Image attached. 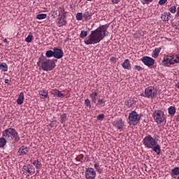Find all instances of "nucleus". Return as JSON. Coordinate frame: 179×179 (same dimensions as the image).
Segmentation results:
<instances>
[{
    "label": "nucleus",
    "instance_id": "17",
    "mask_svg": "<svg viewBox=\"0 0 179 179\" xmlns=\"http://www.w3.org/2000/svg\"><path fill=\"white\" fill-rule=\"evenodd\" d=\"M92 15L93 14L92 13V11L89 9H86L85 13H83V18L85 20H90Z\"/></svg>",
    "mask_w": 179,
    "mask_h": 179
},
{
    "label": "nucleus",
    "instance_id": "11",
    "mask_svg": "<svg viewBox=\"0 0 179 179\" xmlns=\"http://www.w3.org/2000/svg\"><path fill=\"white\" fill-rule=\"evenodd\" d=\"M53 57L57 58V59H61L64 57V51L58 48H55L53 49Z\"/></svg>",
    "mask_w": 179,
    "mask_h": 179
},
{
    "label": "nucleus",
    "instance_id": "14",
    "mask_svg": "<svg viewBox=\"0 0 179 179\" xmlns=\"http://www.w3.org/2000/svg\"><path fill=\"white\" fill-rule=\"evenodd\" d=\"M59 9L60 10H59V13H58V10H52L50 12L51 16L52 17H53V19H55V17H57V16H60L61 13L64 12V8L59 7Z\"/></svg>",
    "mask_w": 179,
    "mask_h": 179
},
{
    "label": "nucleus",
    "instance_id": "5",
    "mask_svg": "<svg viewBox=\"0 0 179 179\" xmlns=\"http://www.w3.org/2000/svg\"><path fill=\"white\" fill-rule=\"evenodd\" d=\"M141 122V115L135 110L131 111L128 117L129 125H138Z\"/></svg>",
    "mask_w": 179,
    "mask_h": 179
},
{
    "label": "nucleus",
    "instance_id": "9",
    "mask_svg": "<svg viewBox=\"0 0 179 179\" xmlns=\"http://www.w3.org/2000/svg\"><path fill=\"white\" fill-rule=\"evenodd\" d=\"M141 62L143 64H144V65H145V66H148V68L155 65L154 59L149 56L143 57L141 58Z\"/></svg>",
    "mask_w": 179,
    "mask_h": 179
},
{
    "label": "nucleus",
    "instance_id": "38",
    "mask_svg": "<svg viewBox=\"0 0 179 179\" xmlns=\"http://www.w3.org/2000/svg\"><path fill=\"white\" fill-rule=\"evenodd\" d=\"M141 2L143 5H149L153 0H141Z\"/></svg>",
    "mask_w": 179,
    "mask_h": 179
},
{
    "label": "nucleus",
    "instance_id": "41",
    "mask_svg": "<svg viewBox=\"0 0 179 179\" xmlns=\"http://www.w3.org/2000/svg\"><path fill=\"white\" fill-rule=\"evenodd\" d=\"M162 64H163L164 66L169 65V58L162 60Z\"/></svg>",
    "mask_w": 179,
    "mask_h": 179
},
{
    "label": "nucleus",
    "instance_id": "39",
    "mask_svg": "<svg viewBox=\"0 0 179 179\" xmlns=\"http://www.w3.org/2000/svg\"><path fill=\"white\" fill-rule=\"evenodd\" d=\"M61 118V123L64 124V122H65V121H66V115L65 113L61 115L60 116Z\"/></svg>",
    "mask_w": 179,
    "mask_h": 179
},
{
    "label": "nucleus",
    "instance_id": "35",
    "mask_svg": "<svg viewBox=\"0 0 179 179\" xmlns=\"http://www.w3.org/2000/svg\"><path fill=\"white\" fill-rule=\"evenodd\" d=\"M169 12H171V13H176V12H177V6H172L169 8Z\"/></svg>",
    "mask_w": 179,
    "mask_h": 179
},
{
    "label": "nucleus",
    "instance_id": "20",
    "mask_svg": "<svg viewBox=\"0 0 179 179\" xmlns=\"http://www.w3.org/2000/svg\"><path fill=\"white\" fill-rule=\"evenodd\" d=\"M97 96H99V93L97 92H93L90 94V97L91 98L92 103L96 104L97 103Z\"/></svg>",
    "mask_w": 179,
    "mask_h": 179
},
{
    "label": "nucleus",
    "instance_id": "42",
    "mask_svg": "<svg viewBox=\"0 0 179 179\" xmlns=\"http://www.w3.org/2000/svg\"><path fill=\"white\" fill-rule=\"evenodd\" d=\"M135 69L136 71H143V68H142L141 66L136 65L134 66Z\"/></svg>",
    "mask_w": 179,
    "mask_h": 179
},
{
    "label": "nucleus",
    "instance_id": "28",
    "mask_svg": "<svg viewBox=\"0 0 179 179\" xmlns=\"http://www.w3.org/2000/svg\"><path fill=\"white\" fill-rule=\"evenodd\" d=\"M39 96H41L43 99H47V97H48V92L44 90H41L39 92Z\"/></svg>",
    "mask_w": 179,
    "mask_h": 179
},
{
    "label": "nucleus",
    "instance_id": "49",
    "mask_svg": "<svg viewBox=\"0 0 179 179\" xmlns=\"http://www.w3.org/2000/svg\"><path fill=\"white\" fill-rule=\"evenodd\" d=\"M4 82L6 84H9V79H6Z\"/></svg>",
    "mask_w": 179,
    "mask_h": 179
},
{
    "label": "nucleus",
    "instance_id": "1",
    "mask_svg": "<svg viewBox=\"0 0 179 179\" xmlns=\"http://www.w3.org/2000/svg\"><path fill=\"white\" fill-rule=\"evenodd\" d=\"M108 27H110V24H106L92 31L88 38L84 41L85 44H86V45H92V44L100 43L104 37H107V36L110 34V32L108 31Z\"/></svg>",
    "mask_w": 179,
    "mask_h": 179
},
{
    "label": "nucleus",
    "instance_id": "3",
    "mask_svg": "<svg viewBox=\"0 0 179 179\" xmlns=\"http://www.w3.org/2000/svg\"><path fill=\"white\" fill-rule=\"evenodd\" d=\"M38 66H41L43 71L48 72L52 71L55 68V60L47 59L44 56H41L38 58Z\"/></svg>",
    "mask_w": 179,
    "mask_h": 179
},
{
    "label": "nucleus",
    "instance_id": "19",
    "mask_svg": "<svg viewBox=\"0 0 179 179\" xmlns=\"http://www.w3.org/2000/svg\"><path fill=\"white\" fill-rule=\"evenodd\" d=\"M56 24L58 27H62V26H65L66 24V20L61 17L57 20Z\"/></svg>",
    "mask_w": 179,
    "mask_h": 179
},
{
    "label": "nucleus",
    "instance_id": "50",
    "mask_svg": "<svg viewBox=\"0 0 179 179\" xmlns=\"http://www.w3.org/2000/svg\"><path fill=\"white\" fill-rule=\"evenodd\" d=\"M3 43H8V39L5 38V39L3 40Z\"/></svg>",
    "mask_w": 179,
    "mask_h": 179
},
{
    "label": "nucleus",
    "instance_id": "12",
    "mask_svg": "<svg viewBox=\"0 0 179 179\" xmlns=\"http://www.w3.org/2000/svg\"><path fill=\"white\" fill-rule=\"evenodd\" d=\"M115 128L117 129H122L125 127V122L124 120L120 118L117 120H115L113 124Z\"/></svg>",
    "mask_w": 179,
    "mask_h": 179
},
{
    "label": "nucleus",
    "instance_id": "30",
    "mask_svg": "<svg viewBox=\"0 0 179 179\" xmlns=\"http://www.w3.org/2000/svg\"><path fill=\"white\" fill-rule=\"evenodd\" d=\"M168 112H169V115H174V114H176V107L170 106L168 108Z\"/></svg>",
    "mask_w": 179,
    "mask_h": 179
},
{
    "label": "nucleus",
    "instance_id": "44",
    "mask_svg": "<svg viewBox=\"0 0 179 179\" xmlns=\"http://www.w3.org/2000/svg\"><path fill=\"white\" fill-rule=\"evenodd\" d=\"M174 28H175V30L179 31V21H178L177 22L175 23Z\"/></svg>",
    "mask_w": 179,
    "mask_h": 179
},
{
    "label": "nucleus",
    "instance_id": "4",
    "mask_svg": "<svg viewBox=\"0 0 179 179\" xmlns=\"http://www.w3.org/2000/svg\"><path fill=\"white\" fill-rule=\"evenodd\" d=\"M2 136L8 141H13V139H15V142L20 141L17 131L13 128H8L3 131Z\"/></svg>",
    "mask_w": 179,
    "mask_h": 179
},
{
    "label": "nucleus",
    "instance_id": "13",
    "mask_svg": "<svg viewBox=\"0 0 179 179\" xmlns=\"http://www.w3.org/2000/svg\"><path fill=\"white\" fill-rule=\"evenodd\" d=\"M27 153H29V148L22 145L18 150L19 156H24V155H27Z\"/></svg>",
    "mask_w": 179,
    "mask_h": 179
},
{
    "label": "nucleus",
    "instance_id": "10",
    "mask_svg": "<svg viewBox=\"0 0 179 179\" xmlns=\"http://www.w3.org/2000/svg\"><path fill=\"white\" fill-rule=\"evenodd\" d=\"M86 179H95L96 178V171L93 168H88L85 172Z\"/></svg>",
    "mask_w": 179,
    "mask_h": 179
},
{
    "label": "nucleus",
    "instance_id": "47",
    "mask_svg": "<svg viewBox=\"0 0 179 179\" xmlns=\"http://www.w3.org/2000/svg\"><path fill=\"white\" fill-rule=\"evenodd\" d=\"M110 62H113L114 64H115V62H117V60L115 59V57H112L110 59Z\"/></svg>",
    "mask_w": 179,
    "mask_h": 179
},
{
    "label": "nucleus",
    "instance_id": "27",
    "mask_svg": "<svg viewBox=\"0 0 179 179\" xmlns=\"http://www.w3.org/2000/svg\"><path fill=\"white\" fill-rule=\"evenodd\" d=\"M171 174H173V176H178L179 175V167L176 166V167L173 168L171 170ZM177 179H179V176H178Z\"/></svg>",
    "mask_w": 179,
    "mask_h": 179
},
{
    "label": "nucleus",
    "instance_id": "33",
    "mask_svg": "<svg viewBox=\"0 0 179 179\" xmlns=\"http://www.w3.org/2000/svg\"><path fill=\"white\" fill-rule=\"evenodd\" d=\"M45 56L47 58H51V57H54V50L46 51Z\"/></svg>",
    "mask_w": 179,
    "mask_h": 179
},
{
    "label": "nucleus",
    "instance_id": "6",
    "mask_svg": "<svg viewBox=\"0 0 179 179\" xmlns=\"http://www.w3.org/2000/svg\"><path fill=\"white\" fill-rule=\"evenodd\" d=\"M141 96L147 99H155L157 96V90L155 89V87H148L145 89L144 93L141 94Z\"/></svg>",
    "mask_w": 179,
    "mask_h": 179
},
{
    "label": "nucleus",
    "instance_id": "23",
    "mask_svg": "<svg viewBox=\"0 0 179 179\" xmlns=\"http://www.w3.org/2000/svg\"><path fill=\"white\" fill-rule=\"evenodd\" d=\"M52 94H53V96H57V97H64V96H65L64 93H62L61 91L57 89L52 91Z\"/></svg>",
    "mask_w": 179,
    "mask_h": 179
},
{
    "label": "nucleus",
    "instance_id": "31",
    "mask_svg": "<svg viewBox=\"0 0 179 179\" xmlns=\"http://www.w3.org/2000/svg\"><path fill=\"white\" fill-rule=\"evenodd\" d=\"M25 41L26 43H31V41H33V34L31 33H29V34L25 38Z\"/></svg>",
    "mask_w": 179,
    "mask_h": 179
},
{
    "label": "nucleus",
    "instance_id": "37",
    "mask_svg": "<svg viewBox=\"0 0 179 179\" xmlns=\"http://www.w3.org/2000/svg\"><path fill=\"white\" fill-rule=\"evenodd\" d=\"M76 17L77 20H82L83 19V14L82 13H78Z\"/></svg>",
    "mask_w": 179,
    "mask_h": 179
},
{
    "label": "nucleus",
    "instance_id": "21",
    "mask_svg": "<svg viewBox=\"0 0 179 179\" xmlns=\"http://www.w3.org/2000/svg\"><path fill=\"white\" fill-rule=\"evenodd\" d=\"M23 101H24V93L20 92L18 98L17 99V104L22 106V104H23Z\"/></svg>",
    "mask_w": 179,
    "mask_h": 179
},
{
    "label": "nucleus",
    "instance_id": "51",
    "mask_svg": "<svg viewBox=\"0 0 179 179\" xmlns=\"http://www.w3.org/2000/svg\"><path fill=\"white\" fill-rule=\"evenodd\" d=\"M87 1H92V0H87Z\"/></svg>",
    "mask_w": 179,
    "mask_h": 179
},
{
    "label": "nucleus",
    "instance_id": "34",
    "mask_svg": "<svg viewBox=\"0 0 179 179\" xmlns=\"http://www.w3.org/2000/svg\"><path fill=\"white\" fill-rule=\"evenodd\" d=\"M85 106L86 107H88V108H92V103H91L90 100L89 99H86L85 100Z\"/></svg>",
    "mask_w": 179,
    "mask_h": 179
},
{
    "label": "nucleus",
    "instance_id": "22",
    "mask_svg": "<svg viewBox=\"0 0 179 179\" xmlns=\"http://www.w3.org/2000/svg\"><path fill=\"white\" fill-rule=\"evenodd\" d=\"M32 164L34 166L36 170H41V167H43V164L41 162H40V161H38V159L34 160Z\"/></svg>",
    "mask_w": 179,
    "mask_h": 179
},
{
    "label": "nucleus",
    "instance_id": "25",
    "mask_svg": "<svg viewBox=\"0 0 179 179\" xmlns=\"http://www.w3.org/2000/svg\"><path fill=\"white\" fill-rule=\"evenodd\" d=\"M106 101L103 99H99L96 103V107H104L106 106Z\"/></svg>",
    "mask_w": 179,
    "mask_h": 179
},
{
    "label": "nucleus",
    "instance_id": "16",
    "mask_svg": "<svg viewBox=\"0 0 179 179\" xmlns=\"http://www.w3.org/2000/svg\"><path fill=\"white\" fill-rule=\"evenodd\" d=\"M171 17V13L169 12H164L161 15V19L163 20V22H169Z\"/></svg>",
    "mask_w": 179,
    "mask_h": 179
},
{
    "label": "nucleus",
    "instance_id": "15",
    "mask_svg": "<svg viewBox=\"0 0 179 179\" xmlns=\"http://www.w3.org/2000/svg\"><path fill=\"white\" fill-rule=\"evenodd\" d=\"M169 65H174V64H179V57L177 55L168 58Z\"/></svg>",
    "mask_w": 179,
    "mask_h": 179
},
{
    "label": "nucleus",
    "instance_id": "29",
    "mask_svg": "<svg viewBox=\"0 0 179 179\" xmlns=\"http://www.w3.org/2000/svg\"><path fill=\"white\" fill-rule=\"evenodd\" d=\"M6 146V138L5 137L0 138V148H5Z\"/></svg>",
    "mask_w": 179,
    "mask_h": 179
},
{
    "label": "nucleus",
    "instance_id": "40",
    "mask_svg": "<svg viewBox=\"0 0 179 179\" xmlns=\"http://www.w3.org/2000/svg\"><path fill=\"white\" fill-rule=\"evenodd\" d=\"M94 167L95 169L100 167V163L97 161H94Z\"/></svg>",
    "mask_w": 179,
    "mask_h": 179
},
{
    "label": "nucleus",
    "instance_id": "48",
    "mask_svg": "<svg viewBox=\"0 0 179 179\" xmlns=\"http://www.w3.org/2000/svg\"><path fill=\"white\" fill-rule=\"evenodd\" d=\"M121 0H112L113 3H118Z\"/></svg>",
    "mask_w": 179,
    "mask_h": 179
},
{
    "label": "nucleus",
    "instance_id": "2",
    "mask_svg": "<svg viewBox=\"0 0 179 179\" xmlns=\"http://www.w3.org/2000/svg\"><path fill=\"white\" fill-rule=\"evenodd\" d=\"M143 144L147 149H152L157 155H160V152H162L160 145L157 143V140L152 135L145 136L143 139Z\"/></svg>",
    "mask_w": 179,
    "mask_h": 179
},
{
    "label": "nucleus",
    "instance_id": "26",
    "mask_svg": "<svg viewBox=\"0 0 179 179\" xmlns=\"http://www.w3.org/2000/svg\"><path fill=\"white\" fill-rule=\"evenodd\" d=\"M0 71L8 72V64L5 62H0Z\"/></svg>",
    "mask_w": 179,
    "mask_h": 179
},
{
    "label": "nucleus",
    "instance_id": "7",
    "mask_svg": "<svg viewBox=\"0 0 179 179\" xmlns=\"http://www.w3.org/2000/svg\"><path fill=\"white\" fill-rule=\"evenodd\" d=\"M152 117L154 118V121H155L157 124H162V122H164V121H166V115L162 110H156L153 113Z\"/></svg>",
    "mask_w": 179,
    "mask_h": 179
},
{
    "label": "nucleus",
    "instance_id": "24",
    "mask_svg": "<svg viewBox=\"0 0 179 179\" xmlns=\"http://www.w3.org/2000/svg\"><path fill=\"white\" fill-rule=\"evenodd\" d=\"M161 50L162 48H155L152 54V58H157V57H159V54H160Z\"/></svg>",
    "mask_w": 179,
    "mask_h": 179
},
{
    "label": "nucleus",
    "instance_id": "46",
    "mask_svg": "<svg viewBox=\"0 0 179 179\" xmlns=\"http://www.w3.org/2000/svg\"><path fill=\"white\" fill-rule=\"evenodd\" d=\"M96 118H97V120H103V119L104 118V114L99 115Z\"/></svg>",
    "mask_w": 179,
    "mask_h": 179
},
{
    "label": "nucleus",
    "instance_id": "45",
    "mask_svg": "<svg viewBox=\"0 0 179 179\" xmlns=\"http://www.w3.org/2000/svg\"><path fill=\"white\" fill-rule=\"evenodd\" d=\"M166 2H167V0H159L158 3H159V5H164V3H166Z\"/></svg>",
    "mask_w": 179,
    "mask_h": 179
},
{
    "label": "nucleus",
    "instance_id": "8",
    "mask_svg": "<svg viewBox=\"0 0 179 179\" xmlns=\"http://www.w3.org/2000/svg\"><path fill=\"white\" fill-rule=\"evenodd\" d=\"M22 172L26 177H30V176H33L36 173V168L31 164L24 165Z\"/></svg>",
    "mask_w": 179,
    "mask_h": 179
},
{
    "label": "nucleus",
    "instance_id": "43",
    "mask_svg": "<svg viewBox=\"0 0 179 179\" xmlns=\"http://www.w3.org/2000/svg\"><path fill=\"white\" fill-rule=\"evenodd\" d=\"M95 170L97 171V173H99V174H101L103 173V169H101V167L100 166L96 168Z\"/></svg>",
    "mask_w": 179,
    "mask_h": 179
},
{
    "label": "nucleus",
    "instance_id": "18",
    "mask_svg": "<svg viewBox=\"0 0 179 179\" xmlns=\"http://www.w3.org/2000/svg\"><path fill=\"white\" fill-rule=\"evenodd\" d=\"M122 66L123 69H127V71H131V63L129 62V59H126L124 62L122 64Z\"/></svg>",
    "mask_w": 179,
    "mask_h": 179
},
{
    "label": "nucleus",
    "instance_id": "32",
    "mask_svg": "<svg viewBox=\"0 0 179 179\" xmlns=\"http://www.w3.org/2000/svg\"><path fill=\"white\" fill-rule=\"evenodd\" d=\"M38 20H42V19H47V14H38L36 15Z\"/></svg>",
    "mask_w": 179,
    "mask_h": 179
},
{
    "label": "nucleus",
    "instance_id": "36",
    "mask_svg": "<svg viewBox=\"0 0 179 179\" xmlns=\"http://www.w3.org/2000/svg\"><path fill=\"white\" fill-rule=\"evenodd\" d=\"M87 36V31L83 30L80 34V38H85Z\"/></svg>",
    "mask_w": 179,
    "mask_h": 179
}]
</instances>
